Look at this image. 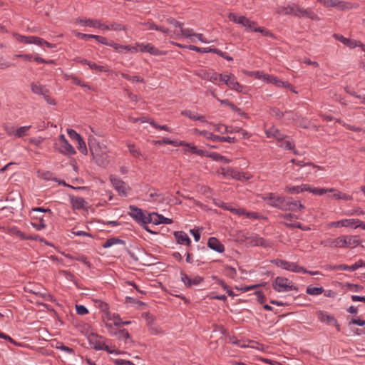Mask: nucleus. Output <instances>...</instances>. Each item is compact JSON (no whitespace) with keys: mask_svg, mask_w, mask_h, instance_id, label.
<instances>
[{"mask_svg":"<svg viewBox=\"0 0 365 365\" xmlns=\"http://www.w3.org/2000/svg\"><path fill=\"white\" fill-rule=\"evenodd\" d=\"M318 319L321 322H326L328 324L334 325L337 331H340V325L338 324L336 319L330 314H328L326 312L319 311L317 312Z\"/></svg>","mask_w":365,"mask_h":365,"instance_id":"9b49d317","label":"nucleus"},{"mask_svg":"<svg viewBox=\"0 0 365 365\" xmlns=\"http://www.w3.org/2000/svg\"><path fill=\"white\" fill-rule=\"evenodd\" d=\"M110 181L120 195H126L125 182L114 175L109 177Z\"/></svg>","mask_w":365,"mask_h":365,"instance_id":"ddd939ff","label":"nucleus"},{"mask_svg":"<svg viewBox=\"0 0 365 365\" xmlns=\"http://www.w3.org/2000/svg\"><path fill=\"white\" fill-rule=\"evenodd\" d=\"M284 225L287 227L290 228H299L302 230H309L310 227L307 226H303L300 222H294V223H288L284 222Z\"/></svg>","mask_w":365,"mask_h":365,"instance_id":"de8ad7c7","label":"nucleus"},{"mask_svg":"<svg viewBox=\"0 0 365 365\" xmlns=\"http://www.w3.org/2000/svg\"><path fill=\"white\" fill-rule=\"evenodd\" d=\"M255 295L257 296V301L261 304H263L266 300V297L263 292L259 290H257L255 292Z\"/></svg>","mask_w":365,"mask_h":365,"instance_id":"69168bd1","label":"nucleus"},{"mask_svg":"<svg viewBox=\"0 0 365 365\" xmlns=\"http://www.w3.org/2000/svg\"><path fill=\"white\" fill-rule=\"evenodd\" d=\"M217 140V142H228V143H235L237 142V140L235 137H224V136H219L218 138H216Z\"/></svg>","mask_w":365,"mask_h":365,"instance_id":"e2e57ef3","label":"nucleus"},{"mask_svg":"<svg viewBox=\"0 0 365 365\" xmlns=\"http://www.w3.org/2000/svg\"><path fill=\"white\" fill-rule=\"evenodd\" d=\"M89 150L96 162L101 165H104V160L102 159L101 150L99 145L96 143L95 140H90L88 142Z\"/></svg>","mask_w":365,"mask_h":365,"instance_id":"6e6552de","label":"nucleus"},{"mask_svg":"<svg viewBox=\"0 0 365 365\" xmlns=\"http://www.w3.org/2000/svg\"><path fill=\"white\" fill-rule=\"evenodd\" d=\"M58 147L57 150L63 155H73L76 154L73 147L68 143L63 134L60 135L58 138Z\"/></svg>","mask_w":365,"mask_h":365,"instance_id":"0eeeda50","label":"nucleus"},{"mask_svg":"<svg viewBox=\"0 0 365 365\" xmlns=\"http://www.w3.org/2000/svg\"><path fill=\"white\" fill-rule=\"evenodd\" d=\"M273 289L277 292H286L292 290H298V288L287 278L277 277L272 283Z\"/></svg>","mask_w":365,"mask_h":365,"instance_id":"f03ea898","label":"nucleus"},{"mask_svg":"<svg viewBox=\"0 0 365 365\" xmlns=\"http://www.w3.org/2000/svg\"><path fill=\"white\" fill-rule=\"evenodd\" d=\"M320 3L325 7H335L341 11L351 10L359 7L358 4L339 0H320Z\"/></svg>","mask_w":365,"mask_h":365,"instance_id":"7ed1b4c3","label":"nucleus"},{"mask_svg":"<svg viewBox=\"0 0 365 365\" xmlns=\"http://www.w3.org/2000/svg\"><path fill=\"white\" fill-rule=\"evenodd\" d=\"M31 89L32 92L34 93L35 94L42 95V96H43V93H45L46 92H47V90H48L46 88L45 86L35 83H32L31 84Z\"/></svg>","mask_w":365,"mask_h":365,"instance_id":"2f4dec72","label":"nucleus"},{"mask_svg":"<svg viewBox=\"0 0 365 365\" xmlns=\"http://www.w3.org/2000/svg\"><path fill=\"white\" fill-rule=\"evenodd\" d=\"M210 71H211V70H206V69L200 68V69H197V70L195 71L194 75H195L196 76H197L202 79L207 80L208 77L210 76Z\"/></svg>","mask_w":365,"mask_h":365,"instance_id":"4c0bfd02","label":"nucleus"},{"mask_svg":"<svg viewBox=\"0 0 365 365\" xmlns=\"http://www.w3.org/2000/svg\"><path fill=\"white\" fill-rule=\"evenodd\" d=\"M78 143V150L84 155H86L88 153L86 145L83 139L81 138L79 140L76 141Z\"/></svg>","mask_w":365,"mask_h":365,"instance_id":"864d4df0","label":"nucleus"},{"mask_svg":"<svg viewBox=\"0 0 365 365\" xmlns=\"http://www.w3.org/2000/svg\"><path fill=\"white\" fill-rule=\"evenodd\" d=\"M336 191L334 188H317V187H313V190H312V193L317 195H322L327 192H332Z\"/></svg>","mask_w":365,"mask_h":365,"instance_id":"a19ab883","label":"nucleus"},{"mask_svg":"<svg viewBox=\"0 0 365 365\" xmlns=\"http://www.w3.org/2000/svg\"><path fill=\"white\" fill-rule=\"evenodd\" d=\"M345 242L341 240V237H339L337 238H328L321 242V245L324 247H327L330 248H336V247H342Z\"/></svg>","mask_w":365,"mask_h":365,"instance_id":"f3484780","label":"nucleus"},{"mask_svg":"<svg viewBox=\"0 0 365 365\" xmlns=\"http://www.w3.org/2000/svg\"><path fill=\"white\" fill-rule=\"evenodd\" d=\"M93 38L96 39L98 42H99L103 45H106L108 46L113 47L115 51H118L120 52H122L124 51H130L129 46L119 45L118 43H115L113 41H109L106 37L95 35Z\"/></svg>","mask_w":365,"mask_h":365,"instance_id":"1a4fd4ad","label":"nucleus"},{"mask_svg":"<svg viewBox=\"0 0 365 365\" xmlns=\"http://www.w3.org/2000/svg\"><path fill=\"white\" fill-rule=\"evenodd\" d=\"M173 43L179 48H188L189 50L194 51H196L198 53H216L218 56L224 58L225 59H226L227 61H230L233 60L232 57H231L230 56H227L225 53H224L221 50L216 48H200V47H197V46H193V45L185 46V45H182V44H180L178 43Z\"/></svg>","mask_w":365,"mask_h":365,"instance_id":"f257e3e1","label":"nucleus"},{"mask_svg":"<svg viewBox=\"0 0 365 365\" xmlns=\"http://www.w3.org/2000/svg\"><path fill=\"white\" fill-rule=\"evenodd\" d=\"M207 157L212 158L215 161H220L224 163H229L230 160L227 159L226 157L217 153H210L207 152Z\"/></svg>","mask_w":365,"mask_h":365,"instance_id":"c756f323","label":"nucleus"},{"mask_svg":"<svg viewBox=\"0 0 365 365\" xmlns=\"http://www.w3.org/2000/svg\"><path fill=\"white\" fill-rule=\"evenodd\" d=\"M262 199L267 202L268 205L281 210L282 202L284 201V197L277 196L274 193H267L262 196Z\"/></svg>","mask_w":365,"mask_h":365,"instance_id":"9d476101","label":"nucleus"},{"mask_svg":"<svg viewBox=\"0 0 365 365\" xmlns=\"http://www.w3.org/2000/svg\"><path fill=\"white\" fill-rule=\"evenodd\" d=\"M216 130L221 133H232L235 132V128L233 129H229L227 126L222 124H216L215 125Z\"/></svg>","mask_w":365,"mask_h":365,"instance_id":"79ce46f5","label":"nucleus"},{"mask_svg":"<svg viewBox=\"0 0 365 365\" xmlns=\"http://www.w3.org/2000/svg\"><path fill=\"white\" fill-rule=\"evenodd\" d=\"M324 291V288L322 287H315L309 286L307 288V293L310 295H319L323 293Z\"/></svg>","mask_w":365,"mask_h":365,"instance_id":"58836bf2","label":"nucleus"},{"mask_svg":"<svg viewBox=\"0 0 365 365\" xmlns=\"http://www.w3.org/2000/svg\"><path fill=\"white\" fill-rule=\"evenodd\" d=\"M101 29L122 31V30H125V27L120 24L113 23L110 25L103 24V27Z\"/></svg>","mask_w":365,"mask_h":365,"instance_id":"f704fd0d","label":"nucleus"},{"mask_svg":"<svg viewBox=\"0 0 365 365\" xmlns=\"http://www.w3.org/2000/svg\"><path fill=\"white\" fill-rule=\"evenodd\" d=\"M31 128V125L22 126L15 130V136L21 138L26 135L27 130Z\"/></svg>","mask_w":365,"mask_h":365,"instance_id":"49530a36","label":"nucleus"},{"mask_svg":"<svg viewBox=\"0 0 365 365\" xmlns=\"http://www.w3.org/2000/svg\"><path fill=\"white\" fill-rule=\"evenodd\" d=\"M57 349H61L63 351H66V353L69 354H73L74 353V351L73 349L65 346L63 343H60L58 346H56Z\"/></svg>","mask_w":365,"mask_h":365,"instance_id":"338daca9","label":"nucleus"},{"mask_svg":"<svg viewBox=\"0 0 365 365\" xmlns=\"http://www.w3.org/2000/svg\"><path fill=\"white\" fill-rule=\"evenodd\" d=\"M194 133L200 135H202L207 139H209L213 142H217V140L216 138H218V135H214L210 132H208L207 130H200L197 128L194 130Z\"/></svg>","mask_w":365,"mask_h":365,"instance_id":"c85d7f7f","label":"nucleus"},{"mask_svg":"<svg viewBox=\"0 0 365 365\" xmlns=\"http://www.w3.org/2000/svg\"><path fill=\"white\" fill-rule=\"evenodd\" d=\"M345 286L347 287L349 290L356 292H359L363 289V287L359 284L346 283Z\"/></svg>","mask_w":365,"mask_h":365,"instance_id":"6e6d98bb","label":"nucleus"},{"mask_svg":"<svg viewBox=\"0 0 365 365\" xmlns=\"http://www.w3.org/2000/svg\"><path fill=\"white\" fill-rule=\"evenodd\" d=\"M212 278L216 280V282L220 285L224 290H225L227 292V293L228 294L229 296H231V297H233L235 296V294L234 292L232 291V289L225 284V282L222 280V279H218L216 276H212Z\"/></svg>","mask_w":365,"mask_h":365,"instance_id":"e433bc0d","label":"nucleus"},{"mask_svg":"<svg viewBox=\"0 0 365 365\" xmlns=\"http://www.w3.org/2000/svg\"><path fill=\"white\" fill-rule=\"evenodd\" d=\"M213 97H215L222 105H225L229 106L233 111L235 112H240V108L234 105L231 101L227 99L220 100L217 97L215 96L214 93H212Z\"/></svg>","mask_w":365,"mask_h":365,"instance_id":"c9c22d12","label":"nucleus"},{"mask_svg":"<svg viewBox=\"0 0 365 365\" xmlns=\"http://www.w3.org/2000/svg\"><path fill=\"white\" fill-rule=\"evenodd\" d=\"M19 40L21 42L26 43V44H31L35 43L36 41V36H20Z\"/></svg>","mask_w":365,"mask_h":365,"instance_id":"3c124183","label":"nucleus"},{"mask_svg":"<svg viewBox=\"0 0 365 365\" xmlns=\"http://www.w3.org/2000/svg\"><path fill=\"white\" fill-rule=\"evenodd\" d=\"M359 222V219H345L341 220L342 227H351L354 228L359 227L358 223Z\"/></svg>","mask_w":365,"mask_h":365,"instance_id":"72a5a7b5","label":"nucleus"},{"mask_svg":"<svg viewBox=\"0 0 365 365\" xmlns=\"http://www.w3.org/2000/svg\"><path fill=\"white\" fill-rule=\"evenodd\" d=\"M341 240L345 242L342 247H356L359 245L360 240L358 236H341Z\"/></svg>","mask_w":365,"mask_h":365,"instance_id":"6ab92c4d","label":"nucleus"},{"mask_svg":"<svg viewBox=\"0 0 365 365\" xmlns=\"http://www.w3.org/2000/svg\"><path fill=\"white\" fill-rule=\"evenodd\" d=\"M289 271H292V272H296V273L307 272V270L305 268L297 265L294 262H290Z\"/></svg>","mask_w":365,"mask_h":365,"instance_id":"c03bdc74","label":"nucleus"},{"mask_svg":"<svg viewBox=\"0 0 365 365\" xmlns=\"http://www.w3.org/2000/svg\"><path fill=\"white\" fill-rule=\"evenodd\" d=\"M70 202L73 209L76 210H81L85 208L86 205L87 204L86 200L81 197L71 196Z\"/></svg>","mask_w":365,"mask_h":365,"instance_id":"412c9836","label":"nucleus"},{"mask_svg":"<svg viewBox=\"0 0 365 365\" xmlns=\"http://www.w3.org/2000/svg\"><path fill=\"white\" fill-rule=\"evenodd\" d=\"M295 16L299 18H308L314 21H319L320 19L311 9H304L298 5Z\"/></svg>","mask_w":365,"mask_h":365,"instance_id":"f8f14e48","label":"nucleus"},{"mask_svg":"<svg viewBox=\"0 0 365 365\" xmlns=\"http://www.w3.org/2000/svg\"><path fill=\"white\" fill-rule=\"evenodd\" d=\"M180 276L182 282L186 287H190L192 285H198L204 281V279L200 276H197L193 279H191L182 272L180 273Z\"/></svg>","mask_w":365,"mask_h":365,"instance_id":"2eb2a0df","label":"nucleus"},{"mask_svg":"<svg viewBox=\"0 0 365 365\" xmlns=\"http://www.w3.org/2000/svg\"><path fill=\"white\" fill-rule=\"evenodd\" d=\"M290 113H291V111H285L284 113V112L281 111L279 109L276 108L272 109V113L278 119H281L282 118H283V116L285 114Z\"/></svg>","mask_w":365,"mask_h":365,"instance_id":"052dcab7","label":"nucleus"},{"mask_svg":"<svg viewBox=\"0 0 365 365\" xmlns=\"http://www.w3.org/2000/svg\"><path fill=\"white\" fill-rule=\"evenodd\" d=\"M166 21L168 24L174 26L175 27H179L180 29V31H182V29H184L183 24L180 23V21H178L174 18L170 17L166 19Z\"/></svg>","mask_w":365,"mask_h":365,"instance_id":"13d9d810","label":"nucleus"},{"mask_svg":"<svg viewBox=\"0 0 365 365\" xmlns=\"http://www.w3.org/2000/svg\"><path fill=\"white\" fill-rule=\"evenodd\" d=\"M128 215L133 218L138 223L145 225L148 223L149 214L145 215L143 210L135 205L129 206Z\"/></svg>","mask_w":365,"mask_h":365,"instance_id":"39448f33","label":"nucleus"},{"mask_svg":"<svg viewBox=\"0 0 365 365\" xmlns=\"http://www.w3.org/2000/svg\"><path fill=\"white\" fill-rule=\"evenodd\" d=\"M267 138H274L278 141H282L286 139L287 135L282 133L278 128L272 126L265 132Z\"/></svg>","mask_w":365,"mask_h":365,"instance_id":"a211bd4d","label":"nucleus"},{"mask_svg":"<svg viewBox=\"0 0 365 365\" xmlns=\"http://www.w3.org/2000/svg\"><path fill=\"white\" fill-rule=\"evenodd\" d=\"M285 191L289 194H297L302 192V190L300 187V185L298 186H292L287 185L285 187Z\"/></svg>","mask_w":365,"mask_h":365,"instance_id":"8fccbe9b","label":"nucleus"},{"mask_svg":"<svg viewBox=\"0 0 365 365\" xmlns=\"http://www.w3.org/2000/svg\"><path fill=\"white\" fill-rule=\"evenodd\" d=\"M264 79L266 80L267 82H269L272 84L276 85L279 87H285V88H290L292 87V85L287 82V81H282L279 80L277 78L274 77L272 76L269 75H263Z\"/></svg>","mask_w":365,"mask_h":365,"instance_id":"5701e85b","label":"nucleus"},{"mask_svg":"<svg viewBox=\"0 0 365 365\" xmlns=\"http://www.w3.org/2000/svg\"><path fill=\"white\" fill-rule=\"evenodd\" d=\"M115 365H135L130 361H127L121 359H117L113 361Z\"/></svg>","mask_w":365,"mask_h":365,"instance_id":"774afa93","label":"nucleus"},{"mask_svg":"<svg viewBox=\"0 0 365 365\" xmlns=\"http://www.w3.org/2000/svg\"><path fill=\"white\" fill-rule=\"evenodd\" d=\"M76 312L79 315H85L88 313V309L83 305L76 306Z\"/></svg>","mask_w":365,"mask_h":365,"instance_id":"0e129e2a","label":"nucleus"},{"mask_svg":"<svg viewBox=\"0 0 365 365\" xmlns=\"http://www.w3.org/2000/svg\"><path fill=\"white\" fill-rule=\"evenodd\" d=\"M181 35L185 38H190L192 42L195 41L192 38V37L195 36L202 43H208V41L204 38L202 34L194 33L193 29H182Z\"/></svg>","mask_w":365,"mask_h":365,"instance_id":"dca6fc26","label":"nucleus"},{"mask_svg":"<svg viewBox=\"0 0 365 365\" xmlns=\"http://www.w3.org/2000/svg\"><path fill=\"white\" fill-rule=\"evenodd\" d=\"M207 246L219 253H222L225 251V246L214 237L209 238Z\"/></svg>","mask_w":365,"mask_h":365,"instance_id":"aec40b11","label":"nucleus"},{"mask_svg":"<svg viewBox=\"0 0 365 365\" xmlns=\"http://www.w3.org/2000/svg\"><path fill=\"white\" fill-rule=\"evenodd\" d=\"M334 37L335 38V39L339 41L343 44L351 48H354L358 46V41L354 39L346 38L340 34H334Z\"/></svg>","mask_w":365,"mask_h":365,"instance_id":"4be33fe9","label":"nucleus"},{"mask_svg":"<svg viewBox=\"0 0 365 365\" xmlns=\"http://www.w3.org/2000/svg\"><path fill=\"white\" fill-rule=\"evenodd\" d=\"M138 46L140 48V51L142 52H148V53H149L152 55H155V56H159V55L162 54V52L158 48H157L153 45H152L151 43H146V44L141 43V44H138Z\"/></svg>","mask_w":365,"mask_h":365,"instance_id":"a878e982","label":"nucleus"},{"mask_svg":"<svg viewBox=\"0 0 365 365\" xmlns=\"http://www.w3.org/2000/svg\"><path fill=\"white\" fill-rule=\"evenodd\" d=\"M224 273L227 277L235 279L237 276L236 269L230 266L226 265L224 267Z\"/></svg>","mask_w":365,"mask_h":365,"instance_id":"37998d69","label":"nucleus"},{"mask_svg":"<svg viewBox=\"0 0 365 365\" xmlns=\"http://www.w3.org/2000/svg\"><path fill=\"white\" fill-rule=\"evenodd\" d=\"M174 236L177 242L180 245H190L191 241L187 235L182 231H176L174 232Z\"/></svg>","mask_w":365,"mask_h":365,"instance_id":"393cba45","label":"nucleus"},{"mask_svg":"<svg viewBox=\"0 0 365 365\" xmlns=\"http://www.w3.org/2000/svg\"><path fill=\"white\" fill-rule=\"evenodd\" d=\"M67 133L69 135V137L75 140V141H78L82 137L80 135V134H78V133H76L74 130L73 129H68L67 130Z\"/></svg>","mask_w":365,"mask_h":365,"instance_id":"bf43d9fd","label":"nucleus"},{"mask_svg":"<svg viewBox=\"0 0 365 365\" xmlns=\"http://www.w3.org/2000/svg\"><path fill=\"white\" fill-rule=\"evenodd\" d=\"M89 67L92 70H96L100 72H108V69L103 66H98L96 63L91 62V64H89Z\"/></svg>","mask_w":365,"mask_h":365,"instance_id":"4d7b16f0","label":"nucleus"},{"mask_svg":"<svg viewBox=\"0 0 365 365\" xmlns=\"http://www.w3.org/2000/svg\"><path fill=\"white\" fill-rule=\"evenodd\" d=\"M121 76L128 81H137V82H140V83L144 82L143 78H140L138 76H130L126 73H121Z\"/></svg>","mask_w":365,"mask_h":365,"instance_id":"5fc2aeb1","label":"nucleus"},{"mask_svg":"<svg viewBox=\"0 0 365 365\" xmlns=\"http://www.w3.org/2000/svg\"><path fill=\"white\" fill-rule=\"evenodd\" d=\"M148 223H153L154 225L160 224H171L173 220L165 217L162 215L158 214L157 212H152L149 214V219L148 220Z\"/></svg>","mask_w":365,"mask_h":365,"instance_id":"4468645a","label":"nucleus"},{"mask_svg":"<svg viewBox=\"0 0 365 365\" xmlns=\"http://www.w3.org/2000/svg\"><path fill=\"white\" fill-rule=\"evenodd\" d=\"M32 219L38 220V222H31V225L37 230H41L44 228H46V225L45 223V221L43 220V217H32Z\"/></svg>","mask_w":365,"mask_h":365,"instance_id":"473e14b6","label":"nucleus"},{"mask_svg":"<svg viewBox=\"0 0 365 365\" xmlns=\"http://www.w3.org/2000/svg\"><path fill=\"white\" fill-rule=\"evenodd\" d=\"M304 206L300 201L293 200L292 197H284V201L281 205V210L296 212L298 210H302Z\"/></svg>","mask_w":365,"mask_h":365,"instance_id":"423d86ee","label":"nucleus"},{"mask_svg":"<svg viewBox=\"0 0 365 365\" xmlns=\"http://www.w3.org/2000/svg\"><path fill=\"white\" fill-rule=\"evenodd\" d=\"M278 267L289 270L290 262L284 259H276L272 262Z\"/></svg>","mask_w":365,"mask_h":365,"instance_id":"ea45409f","label":"nucleus"},{"mask_svg":"<svg viewBox=\"0 0 365 365\" xmlns=\"http://www.w3.org/2000/svg\"><path fill=\"white\" fill-rule=\"evenodd\" d=\"M130 153L135 158H138L141 155L139 150H138L134 144L128 143L127 145Z\"/></svg>","mask_w":365,"mask_h":365,"instance_id":"09e8293b","label":"nucleus"},{"mask_svg":"<svg viewBox=\"0 0 365 365\" xmlns=\"http://www.w3.org/2000/svg\"><path fill=\"white\" fill-rule=\"evenodd\" d=\"M224 74L218 73L213 70H211L210 76L208 77L207 81L212 82L213 83L217 84V81H220V76H223Z\"/></svg>","mask_w":365,"mask_h":365,"instance_id":"a18cd8bd","label":"nucleus"},{"mask_svg":"<svg viewBox=\"0 0 365 365\" xmlns=\"http://www.w3.org/2000/svg\"><path fill=\"white\" fill-rule=\"evenodd\" d=\"M149 123L153 128H155L156 129L163 130H165V131H168V132H170V133L172 132V130L168 125H159V124L156 123L154 120H151L150 121H149Z\"/></svg>","mask_w":365,"mask_h":365,"instance_id":"603ef678","label":"nucleus"},{"mask_svg":"<svg viewBox=\"0 0 365 365\" xmlns=\"http://www.w3.org/2000/svg\"><path fill=\"white\" fill-rule=\"evenodd\" d=\"M120 244L123 245H125V243L123 240L118 238V237H110L104 242V244L102 245L103 248H108L114 245Z\"/></svg>","mask_w":365,"mask_h":365,"instance_id":"7c9ffc66","label":"nucleus"},{"mask_svg":"<svg viewBox=\"0 0 365 365\" xmlns=\"http://www.w3.org/2000/svg\"><path fill=\"white\" fill-rule=\"evenodd\" d=\"M220 81L223 82L227 87L239 93L242 92L243 86L236 80L235 76L230 73L220 76Z\"/></svg>","mask_w":365,"mask_h":365,"instance_id":"20e7f679","label":"nucleus"},{"mask_svg":"<svg viewBox=\"0 0 365 365\" xmlns=\"http://www.w3.org/2000/svg\"><path fill=\"white\" fill-rule=\"evenodd\" d=\"M259 27L257 26V23L254 21L249 20V23L247 24L245 29L250 31L256 32Z\"/></svg>","mask_w":365,"mask_h":365,"instance_id":"680f3d73","label":"nucleus"},{"mask_svg":"<svg viewBox=\"0 0 365 365\" xmlns=\"http://www.w3.org/2000/svg\"><path fill=\"white\" fill-rule=\"evenodd\" d=\"M228 19L230 21H231L234 23L240 24L242 26H244L245 28L246 27L247 24L249 23V20H250L247 17H245L244 16H238L235 13H230L228 15Z\"/></svg>","mask_w":365,"mask_h":365,"instance_id":"b1692460","label":"nucleus"},{"mask_svg":"<svg viewBox=\"0 0 365 365\" xmlns=\"http://www.w3.org/2000/svg\"><path fill=\"white\" fill-rule=\"evenodd\" d=\"M185 146L187 147V150L190 151L192 154H195L199 156H206L207 151L199 149L197 146L192 145L190 143H185Z\"/></svg>","mask_w":365,"mask_h":365,"instance_id":"cd10ccee","label":"nucleus"},{"mask_svg":"<svg viewBox=\"0 0 365 365\" xmlns=\"http://www.w3.org/2000/svg\"><path fill=\"white\" fill-rule=\"evenodd\" d=\"M77 22L83 24V26H87L92 27V28L101 29L103 26V24H101L99 21L94 20V19H77Z\"/></svg>","mask_w":365,"mask_h":365,"instance_id":"bb28decb","label":"nucleus"}]
</instances>
